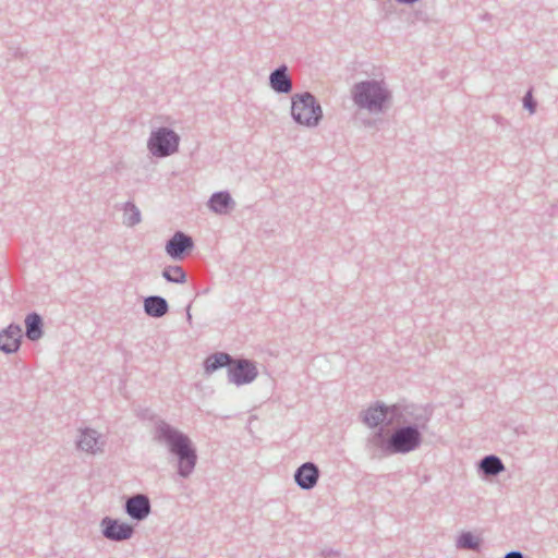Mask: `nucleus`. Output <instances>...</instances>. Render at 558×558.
<instances>
[{
    "label": "nucleus",
    "instance_id": "nucleus-1",
    "mask_svg": "<svg viewBox=\"0 0 558 558\" xmlns=\"http://www.w3.org/2000/svg\"><path fill=\"white\" fill-rule=\"evenodd\" d=\"M154 440L167 446L177 459V473L182 478L190 477L197 463V451L191 438L166 421H158L154 428Z\"/></svg>",
    "mask_w": 558,
    "mask_h": 558
},
{
    "label": "nucleus",
    "instance_id": "nucleus-2",
    "mask_svg": "<svg viewBox=\"0 0 558 558\" xmlns=\"http://www.w3.org/2000/svg\"><path fill=\"white\" fill-rule=\"evenodd\" d=\"M351 98L359 109L378 114L388 108L392 94L384 81L372 78L355 83L351 88Z\"/></svg>",
    "mask_w": 558,
    "mask_h": 558
},
{
    "label": "nucleus",
    "instance_id": "nucleus-3",
    "mask_svg": "<svg viewBox=\"0 0 558 558\" xmlns=\"http://www.w3.org/2000/svg\"><path fill=\"white\" fill-rule=\"evenodd\" d=\"M291 117L299 125L316 128L323 119V109L312 93L294 94L291 98Z\"/></svg>",
    "mask_w": 558,
    "mask_h": 558
},
{
    "label": "nucleus",
    "instance_id": "nucleus-4",
    "mask_svg": "<svg viewBox=\"0 0 558 558\" xmlns=\"http://www.w3.org/2000/svg\"><path fill=\"white\" fill-rule=\"evenodd\" d=\"M179 144L180 136L172 129L161 126L150 132L147 148L153 156L165 158L177 153Z\"/></svg>",
    "mask_w": 558,
    "mask_h": 558
},
{
    "label": "nucleus",
    "instance_id": "nucleus-5",
    "mask_svg": "<svg viewBox=\"0 0 558 558\" xmlns=\"http://www.w3.org/2000/svg\"><path fill=\"white\" fill-rule=\"evenodd\" d=\"M423 441L422 432L416 426H398L389 436L388 445L393 454H407L416 450Z\"/></svg>",
    "mask_w": 558,
    "mask_h": 558
},
{
    "label": "nucleus",
    "instance_id": "nucleus-6",
    "mask_svg": "<svg viewBox=\"0 0 558 558\" xmlns=\"http://www.w3.org/2000/svg\"><path fill=\"white\" fill-rule=\"evenodd\" d=\"M397 405V421L402 422L408 426H416L420 432L427 428L433 416V409L429 405L418 404H396Z\"/></svg>",
    "mask_w": 558,
    "mask_h": 558
},
{
    "label": "nucleus",
    "instance_id": "nucleus-7",
    "mask_svg": "<svg viewBox=\"0 0 558 558\" xmlns=\"http://www.w3.org/2000/svg\"><path fill=\"white\" fill-rule=\"evenodd\" d=\"M362 421L368 427H378L380 424L389 426L397 421V405H386L377 401L361 413Z\"/></svg>",
    "mask_w": 558,
    "mask_h": 558
},
{
    "label": "nucleus",
    "instance_id": "nucleus-8",
    "mask_svg": "<svg viewBox=\"0 0 558 558\" xmlns=\"http://www.w3.org/2000/svg\"><path fill=\"white\" fill-rule=\"evenodd\" d=\"M228 381L238 387L253 383L258 376V369L254 361L240 357L233 359L227 372Z\"/></svg>",
    "mask_w": 558,
    "mask_h": 558
},
{
    "label": "nucleus",
    "instance_id": "nucleus-9",
    "mask_svg": "<svg viewBox=\"0 0 558 558\" xmlns=\"http://www.w3.org/2000/svg\"><path fill=\"white\" fill-rule=\"evenodd\" d=\"M101 533L105 538L112 542H123L130 539L134 534V526L119 519L105 517L100 521Z\"/></svg>",
    "mask_w": 558,
    "mask_h": 558
},
{
    "label": "nucleus",
    "instance_id": "nucleus-10",
    "mask_svg": "<svg viewBox=\"0 0 558 558\" xmlns=\"http://www.w3.org/2000/svg\"><path fill=\"white\" fill-rule=\"evenodd\" d=\"M194 241L191 235L183 231H175L166 242L165 251L173 260H183L194 248Z\"/></svg>",
    "mask_w": 558,
    "mask_h": 558
},
{
    "label": "nucleus",
    "instance_id": "nucleus-11",
    "mask_svg": "<svg viewBox=\"0 0 558 558\" xmlns=\"http://www.w3.org/2000/svg\"><path fill=\"white\" fill-rule=\"evenodd\" d=\"M389 436L385 434L384 427H378L372 433L365 444V449L372 459H381L388 456H392L393 451L388 445Z\"/></svg>",
    "mask_w": 558,
    "mask_h": 558
},
{
    "label": "nucleus",
    "instance_id": "nucleus-12",
    "mask_svg": "<svg viewBox=\"0 0 558 558\" xmlns=\"http://www.w3.org/2000/svg\"><path fill=\"white\" fill-rule=\"evenodd\" d=\"M124 511L135 521L145 520L151 511L149 497L145 494H136L129 497L124 504Z\"/></svg>",
    "mask_w": 558,
    "mask_h": 558
},
{
    "label": "nucleus",
    "instance_id": "nucleus-13",
    "mask_svg": "<svg viewBox=\"0 0 558 558\" xmlns=\"http://www.w3.org/2000/svg\"><path fill=\"white\" fill-rule=\"evenodd\" d=\"M320 471L314 462H304L294 472L295 484L303 490L313 489L319 480Z\"/></svg>",
    "mask_w": 558,
    "mask_h": 558
},
{
    "label": "nucleus",
    "instance_id": "nucleus-14",
    "mask_svg": "<svg viewBox=\"0 0 558 558\" xmlns=\"http://www.w3.org/2000/svg\"><path fill=\"white\" fill-rule=\"evenodd\" d=\"M22 340V328L17 324H10L0 332V350L5 354L19 351Z\"/></svg>",
    "mask_w": 558,
    "mask_h": 558
},
{
    "label": "nucleus",
    "instance_id": "nucleus-15",
    "mask_svg": "<svg viewBox=\"0 0 558 558\" xmlns=\"http://www.w3.org/2000/svg\"><path fill=\"white\" fill-rule=\"evenodd\" d=\"M269 86L277 94H290L293 85L287 64H281L269 74Z\"/></svg>",
    "mask_w": 558,
    "mask_h": 558
},
{
    "label": "nucleus",
    "instance_id": "nucleus-16",
    "mask_svg": "<svg viewBox=\"0 0 558 558\" xmlns=\"http://www.w3.org/2000/svg\"><path fill=\"white\" fill-rule=\"evenodd\" d=\"M207 206L217 215H227L235 207V202L228 191H218L211 194Z\"/></svg>",
    "mask_w": 558,
    "mask_h": 558
},
{
    "label": "nucleus",
    "instance_id": "nucleus-17",
    "mask_svg": "<svg viewBox=\"0 0 558 558\" xmlns=\"http://www.w3.org/2000/svg\"><path fill=\"white\" fill-rule=\"evenodd\" d=\"M99 439L100 435L97 430L93 428H84L81 429L80 436L76 439V447L78 450L95 454L98 451H101Z\"/></svg>",
    "mask_w": 558,
    "mask_h": 558
},
{
    "label": "nucleus",
    "instance_id": "nucleus-18",
    "mask_svg": "<svg viewBox=\"0 0 558 558\" xmlns=\"http://www.w3.org/2000/svg\"><path fill=\"white\" fill-rule=\"evenodd\" d=\"M502 460L496 454H487L477 462V472L484 477L497 476L505 471Z\"/></svg>",
    "mask_w": 558,
    "mask_h": 558
},
{
    "label": "nucleus",
    "instance_id": "nucleus-19",
    "mask_svg": "<svg viewBox=\"0 0 558 558\" xmlns=\"http://www.w3.org/2000/svg\"><path fill=\"white\" fill-rule=\"evenodd\" d=\"M144 312L153 318H160L169 312L168 301L160 295H149L144 299Z\"/></svg>",
    "mask_w": 558,
    "mask_h": 558
},
{
    "label": "nucleus",
    "instance_id": "nucleus-20",
    "mask_svg": "<svg viewBox=\"0 0 558 558\" xmlns=\"http://www.w3.org/2000/svg\"><path fill=\"white\" fill-rule=\"evenodd\" d=\"M43 317L36 313L32 312L25 317V336L31 341H37L43 337Z\"/></svg>",
    "mask_w": 558,
    "mask_h": 558
},
{
    "label": "nucleus",
    "instance_id": "nucleus-21",
    "mask_svg": "<svg viewBox=\"0 0 558 558\" xmlns=\"http://www.w3.org/2000/svg\"><path fill=\"white\" fill-rule=\"evenodd\" d=\"M233 356L227 352H216L206 357L204 361L205 372L210 374L219 368L226 367L227 371L233 362Z\"/></svg>",
    "mask_w": 558,
    "mask_h": 558
},
{
    "label": "nucleus",
    "instance_id": "nucleus-22",
    "mask_svg": "<svg viewBox=\"0 0 558 558\" xmlns=\"http://www.w3.org/2000/svg\"><path fill=\"white\" fill-rule=\"evenodd\" d=\"M124 226L133 228L142 221V214L140 208L131 201H128L122 206Z\"/></svg>",
    "mask_w": 558,
    "mask_h": 558
},
{
    "label": "nucleus",
    "instance_id": "nucleus-23",
    "mask_svg": "<svg viewBox=\"0 0 558 558\" xmlns=\"http://www.w3.org/2000/svg\"><path fill=\"white\" fill-rule=\"evenodd\" d=\"M162 278L170 283L182 284L186 282V272L183 267L179 265H169L166 266L162 270Z\"/></svg>",
    "mask_w": 558,
    "mask_h": 558
},
{
    "label": "nucleus",
    "instance_id": "nucleus-24",
    "mask_svg": "<svg viewBox=\"0 0 558 558\" xmlns=\"http://www.w3.org/2000/svg\"><path fill=\"white\" fill-rule=\"evenodd\" d=\"M458 548L461 549H470V550H478L480 549V541L471 533V532H462L456 543Z\"/></svg>",
    "mask_w": 558,
    "mask_h": 558
},
{
    "label": "nucleus",
    "instance_id": "nucleus-25",
    "mask_svg": "<svg viewBox=\"0 0 558 558\" xmlns=\"http://www.w3.org/2000/svg\"><path fill=\"white\" fill-rule=\"evenodd\" d=\"M536 101L534 100L533 96H532V92L529 90L524 97H523V107L530 112V113H534L535 110H536Z\"/></svg>",
    "mask_w": 558,
    "mask_h": 558
},
{
    "label": "nucleus",
    "instance_id": "nucleus-26",
    "mask_svg": "<svg viewBox=\"0 0 558 558\" xmlns=\"http://www.w3.org/2000/svg\"><path fill=\"white\" fill-rule=\"evenodd\" d=\"M504 558H524V554L520 550L508 551Z\"/></svg>",
    "mask_w": 558,
    "mask_h": 558
},
{
    "label": "nucleus",
    "instance_id": "nucleus-27",
    "mask_svg": "<svg viewBox=\"0 0 558 558\" xmlns=\"http://www.w3.org/2000/svg\"><path fill=\"white\" fill-rule=\"evenodd\" d=\"M190 308H191V304H189V305H187V307H186V319H187V322L191 324V322H192V315H191V313H190Z\"/></svg>",
    "mask_w": 558,
    "mask_h": 558
},
{
    "label": "nucleus",
    "instance_id": "nucleus-28",
    "mask_svg": "<svg viewBox=\"0 0 558 558\" xmlns=\"http://www.w3.org/2000/svg\"><path fill=\"white\" fill-rule=\"evenodd\" d=\"M366 126H372L374 124V121L367 120L364 122Z\"/></svg>",
    "mask_w": 558,
    "mask_h": 558
},
{
    "label": "nucleus",
    "instance_id": "nucleus-29",
    "mask_svg": "<svg viewBox=\"0 0 558 558\" xmlns=\"http://www.w3.org/2000/svg\"><path fill=\"white\" fill-rule=\"evenodd\" d=\"M494 119L496 120L497 123H500V121L502 120V118L499 116L494 117Z\"/></svg>",
    "mask_w": 558,
    "mask_h": 558
}]
</instances>
